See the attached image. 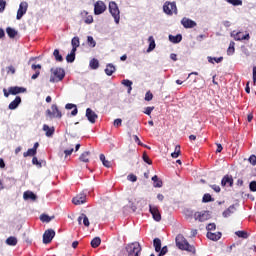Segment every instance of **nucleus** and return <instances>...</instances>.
<instances>
[{
  "mask_svg": "<svg viewBox=\"0 0 256 256\" xmlns=\"http://www.w3.org/2000/svg\"><path fill=\"white\" fill-rule=\"evenodd\" d=\"M6 33L8 37H10V39H15V37L17 36V30L11 27L6 28Z\"/></svg>",
  "mask_w": 256,
  "mask_h": 256,
  "instance_id": "c85d7f7f",
  "label": "nucleus"
},
{
  "mask_svg": "<svg viewBox=\"0 0 256 256\" xmlns=\"http://www.w3.org/2000/svg\"><path fill=\"white\" fill-rule=\"evenodd\" d=\"M134 141L135 143H137L138 145H143V143H141V140H139V137L137 135H134Z\"/></svg>",
  "mask_w": 256,
  "mask_h": 256,
  "instance_id": "e2e57ef3",
  "label": "nucleus"
},
{
  "mask_svg": "<svg viewBox=\"0 0 256 256\" xmlns=\"http://www.w3.org/2000/svg\"><path fill=\"white\" fill-rule=\"evenodd\" d=\"M154 187H163V181L158 180V181L154 182Z\"/></svg>",
  "mask_w": 256,
  "mask_h": 256,
  "instance_id": "680f3d73",
  "label": "nucleus"
},
{
  "mask_svg": "<svg viewBox=\"0 0 256 256\" xmlns=\"http://www.w3.org/2000/svg\"><path fill=\"white\" fill-rule=\"evenodd\" d=\"M202 201L203 203H211V201H215V199L211 197V194L207 193V194H204Z\"/></svg>",
  "mask_w": 256,
  "mask_h": 256,
  "instance_id": "c9c22d12",
  "label": "nucleus"
},
{
  "mask_svg": "<svg viewBox=\"0 0 256 256\" xmlns=\"http://www.w3.org/2000/svg\"><path fill=\"white\" fill-rule=\"evenodd\" d=\"M6 244L10 247H15L17 245V238L15 236H10L6 239Z\"/></svg>",
  "mask_w": 256,
  "mask_h": 256,
  "instance_id": "c756f323",
  "label": "nucleus"
},
{
  "mask_svg": "<svg viewBox=\"0 0 256 256\" xmlns=\"http://www.w3.org/2000/svg\"><path fill=\"white\" fill-rule=\"evenodd\" d=\"M149 46L148 49L146 50L147 53H151V51L155 50L156 44H155V38L153 36H150L148 38Z\"/></svg>",
  "mask_w": 256,
  "mask_h": 256,
  "instance_id": "5701e85b",
  "label": "nucleus"
},
{
  "mask_svg": "<svg viewBox=\"0 0 256 256\" xmlns=\"http://www.w3.org/2000/svg\"><path fill=\"white\" fill-rule=\"evenodd\" d=\"M153 100V93L151 91H148L145 95V101H152Z\"/></svg>",
  "mask_w": 256,
  "mask_h": 256,
  "instance_id": "8fccbe9b",
  "label": "nucleus"
},
{
  "mask_svg": "<svg viewBox=\"0 0 256 256\" xmlns=\"http://www.w3.org/2000/svg\"><path fill=\"white\" fill-rule=\"evenodd\" d=\"M253 83H256V66L253 67Z\"/></svg>",
  "mask_w": 256,
  "mask_h": 256,
  "instance_id": "0e129e2a",
  "label": "nucleus"
},
{
  "mask_svg": "<svg viewBox=\"0 0 256 256\" xmlns=\"http://www.w3.org/2000/svg\"><path fill=\"white\" fill-rule=\"evenodd\" d=\"M89 13L87 11H82L81 12V16L85 17L84 23H86L87 25H91V23H93V16L89 15Z\"/></svg>",
  "mask_w": 256,
  "mask_h": 256,
  "instance_id": "4be33fe9",
  "label": "nucleus"
},
{
  "mask_svg": "<svg viewBox=\"0 0 256 256\" xmlns=\"http://www.w3.org/2000/svg\"><path fill=\"white\" fill-rule=\"evenodd\" d=\"M23 199L25 201H29V199H31V201H36L37 200V195H35V193H33L32 191H26L23 194Z\"/></svg>",
  "mask_w": 256,
  "mask_h": 256,
  "instance_id": "aec40b11",
  "label": "nucleus"
},
{
  "mask_svg": "<svg viewBox=\"0 0 256 256\" xmlns=\"http://www.w3.org/2000/svg\"><path fill=\"white\" fill-rule=\"evenodd\" d=\"M86 117L90 123H95L99 116L97 115V113H95V111H92L91 108H87Z\"/></svg>",
  "mask_w": 256,
  "mask_h": 256,
  "instance_id": "2eb2a0df",
  "label": "nucleus"
},
{
  "mask_svg": "<svg viewBox=\"0 0 256 256\" xmlns=\"http://www.w3.org/2000/svg\"><path fill=\"white\" fill-rule=\"evenodd\" d=\"M208 63H221V61H223V57H219V58H215V57H211L208 56L207 57Z\"/></svg>",
  "mask_w": 256,
  "mask_h": 256,
  "instance_id": "f704fd0d",
  "label": "nucleus"
},
{
  "mask_svg": "<svg viewBox=\"0 0 256 256\" xmlns=\"http://www.w3.org/2000/svg\"><path fill=\"white\" fill-rule=\"evenodd\" d=\"M206 229L208 233H211V231H215V229H217V225H215V223H210L206 226Z\"/></svg>",
  "mask_w": 256,
  "mask_h": 256,
  "instance_id": "de8ad7c7",
  "label": "nucleus"
},
{
  "mask_svg": "<svg viewBox=\"0 0 256 256\" xmlns=\"http://www.w3.org/2000/svg\"><path fill=\"white\" fill-rule=\"evenodd\" d=\"M21 105V96H17L8 106V108L13 111Z\"/></svg>",
  "mask_w": 256,
  "mask_h": 256,
  "instance_id": "6ab92c4d",
  "label": "nucleus"
},
{
  "mask_svg": "<svg viewBox=\"0 0 256 256\" xmlns=\"http://www.w3.org/2000/svg\"><path fill=\"white\" fill-rule=\"evenodd\" d=\"M221 185L222 187H225L227 185L229 187H233V176H229V175L224 176L221 181Z\"/></svg>",
  "mask_w": 256,
  "mask_h": 256,
  "instance_id": "f3484780",
  "label": "nucleus"
},
{
  "mask_svg": "<svg viewBox=\"0 0 256 256\" xmlns=\"http://www.w3.org/2000/svg\"><path fill=\"white\" fill-rule=\"evenodd\" d=\"M105 11H107V5H105V2L97 1L94 4V15H102Z\"/></svg>",
  "mask_w": 256,
  "mask_h": 256,
  "instance_id": "0eeeda50",
  "label": "nucleus"
},
{
  "mask_svg": "<svg viewBox=\"0 0 256 256\" xmlns=\"http://www.w3.org/2000/svg\"><path fill=\"white\" fill-rule=\"evenodd\" d=\"M176 246L182 251H188L189 253H195V247L191 246L183 234L176 236Z\"/></svg>",
  "mask_w": 256,
  "mask_h": 256,
  "instance_id": "f257e3e1",
  "label": "nucleus"
},
{
  "mask_svg": "<svg viewBox=\"0 0 256 256\" xmlns=\"http://www.w3.org/2000/svg\"><path fill=\"white\" fill-rule=\"evenodd\" d=\"M56 61H63V56H61V54H59V50L58 49H55L54 50V53H53Z\"/></svg>",
  "mask_w": 256,
  "mask_h": 256,
  "instance_id": "c03bdc74",
  "label": "nucleus"
},
{
  "mask_svg": "<svg viewBox=\"0 0 256 256\" xmlns=\"http://www.w3.org/2000/svg\"><path fill=\"white\" fill-rule=\"evenodd\" d=\"M71 45H72V47L77 49V47H79V45H80L79 37H74L71 41Z\"/></svg>",
  "mask_w": 256,
  "mask_h": 256,
  "instance_id": "49530a36",
  "label": "nucleus"
},
{
  "mask_svg": "<svg viewBox=\"0 0 256 256\" xmlns=\"http://www.w3.org/2000/svg\"><path fill=\"white\" fill-rule=\"evenodd\" d=\"M235 211H237V209L235 208V205H231L227 210H225L223 212V217L227 218V217H231V215H233V213H235Z\"/></svg>",
  "mask_w": 256,
  "mask_h": 256,
  "instance_id": "b1692460",
  "label": "nucleus"
},
{
  "mask_svg": "<svg viewBox=\"0 0 256 256\" xmlns=\"http://www.w3.org/2000/svg\"><path fill=\"white\" fill-rule=\"evenodd\" d=\"M54 237H55V230L53 229L46 230L43 234V243L45 245H49V243L53 241Z\"/></svg>",
  "mask_w": 256,
  "mask_h": 256,
  "instance_id": "1a4fd4ad",
  "label": "nucleus"
},
{
  "mask_svg": "<svg viewBox=\"0 0 256 256\" xmlns=\"http://www.w3.org/2000/svg\"><path fill=\"white\" fill-rule=\"evenodd\" d=\"M163 11L166 15H177V4L175 2L166 1L163 5Z\"/></svg>",
  "mask_w": 256,
  "mask_h": 256,
  "instance_id": "39448f33",
  "label": "nucleus"
},
{
  "mask_svg": "<svg viewBox=\"0 0 256 256\" xmlns=\"http://www.w3.org/2000/svg\"><path fill=\"white\" fill-rule=\"evenodd\" d=\"M222 24L224 25V27H229L231 25V23L229 21H223Z\"/></svg>",
  "mask_w": 256,
  "mask_h": 256,
  "instance_id": "774afa93",
  "label": "nucleus"
},
{
  "mask_svg": "<svg viewBox=\"0 0 256 256\" xmlns=\"http://www.w3.org/2000/svg\"><path fill=\"white\" fill-rule=\"evenodd\" d=\"M64 153L67 156L71 155L73 153V148H71L70 150H64Z\"/></svg>",
  "mask_w": 256,
  "mask_h": 256,
  "instance_id": "338daca9",
  "label": "nucleus"
},
{
  "mask_svg": "<svg viewBox=\"0 0 256 256\" xmlns=\"http://www.w3.org/2000/svg\"><path fill=\"white\" fill-rule=\"evenodd\" d=\"M207 237L211 240V241H219V239H221V232H208L207 233Z\"/></svg>",
  "mask_w": 256,
  "mask_h": 256,
  "instance_id": "412c9836",
  "label": "nucleus"
},
{
  "mask_svg": "<svg viewBox=\"0 0 256 256\" xmlns=\"http://www.w3.org/2000/svg\"><path fill=\"white\" fill-rule=\"evenodd\" d=\"M81 219H82V223H83L84 227H89L90 222H89V218L87 217V215L81 214Z\"/></svg>",
  "mask_w": 256,
  "mask_h": 256,
  "instance_id": "4c0bfd02",
  "label": "nucleus"
},
{
  "mask_svg": "<svg viewBox=\"0 0 256 256\" xmlns=\"http://www.w3.org/2000/svg\"><path fill=\"white\" fill-rule=\"evenodd\" d=\"M34 155H37V151L33 148H30L27 152L23 153V157H34Z\"/></svg>",
  "mask_w": 256,
  "mask_h": 256,
  "instance_id": "72a5a7b5",
  "label": "nucleus"
},
{
  "mask_svg": "<svg viewBox=\"0 0 256 256\" xmlns=\"http://www.w3.org/2000/svg\"><path fill=\"white\" fill-rule=\"evenodd\" d=\"M226 2L230 3V5H234V7L243 5V1H241V0H226Z\"/></svg>",
  "mask_w": 256,
  "mask_h": 256,
  "instance_id": "ea45409f",
  "label": "nucleus"
},
{
  "mask_svg": "<svg viewBox=\"0 0 256 256\" xmlns=\"http://www.w3.org/2000/svg\"><path fill=\"white\" fill-rule=\"evenodd\" d=\"M115 71H116V68L113 64H107L106 69H105L106 75L111 77V75H113Z\"/></svg>",
  "mask_w": 256,
  "mask_h": 256,
  "instance_id": "a878e982",
  "label": "nucleus"
},
{
  "mask_svg": "<svg viewBox=\"0 0 256 256\" xmlns=\"http://www.w3.org/2000/svg\"><path fill=\"white\" fill-rule=\"evenodd\" d=\"M42 131L45 132L46 137H53L55 135V127H49V125L44 124Z\"/></svg>",
  "mask_w": 256,
  "mask_h": 256,
  "instance_id": "dca6fc26",
  "label": "nucleus"
},
{
  "mask_svg": "<svg viewBox=\"0 0 256 256\" xmlns=\"http://www.w3.org/2000/svg\"><path fill=\"white\" fill-rule=\"evenodd\" d=\"M102 163H103L104 167H107V168L111 167V162L109 160H106Z\"/></svg>",
  "mask_w": 256,
  "mask_h": 256,
  "instance_id": "69168bd1",
  "label": "nucleus"
},
{
  "mask_svg": "<svg viewBox=\"0 0 256 256\" xmlns=\"http://www.w3.org/2000/svg\"><path fill=\"white\" fill-rule=\"evenodd\" d=\"M122 85H124V87H131V85H133V82L131 80H123L122 81Z\"/></svg>",
  "mask_w": 256,
  "mask_h": 256,
  "instance_id": "864d4df0",
  "label": "nucleus"
},
{
  "mask_svg": "<svg viewBox=\"0 0 256 256\" xmlns=\"http://www.w3.org/2000/svg\"><path fill=\"white\" fill-rule=\"evenodd\" d=\"M65 109H73V111L71 112V115L73 117H75V115H77V113H79V110L77 109V105H75V104L68 103V104H66Z\"/></svg>",
  "mask_w": 256,
  "mask_h": 256,
  "instance_id": "bb28decb",
  "label": "nucleus"
},
{
  "mask_svg": "<svg viewBox=\"0 0 256 256\" xmlns=\"http://www.w3.org/2000/svg\"><path fill=\"white\" fill-rule=\"evenodd\" d=\"M66 61L67 63H73V61H75V56L73 54H68L66 56Z\"/></svg>",
  "mask_w": 256,
  "mask_h": 256,
  "instance_id": "09e8293b",
  "label": "nucleus"
},
{
  "mask_svg": "<svg viewBox=\"0 0 256 256\" xmlns=\"http://www.w3.org/2000/svg\"><path fill=\"white\" fill-rule=\"evenodd\" d=\"M249 189H250V191H252V192H256V181L250 182V184H249Z\"/></svg>",
  "mask_w": 256,
  "mask_h": 256,
  "instance_id": "3c124183",
  "label": "nucleus"
},
{
  "mask_svg": "<svg viewBox=\"0 0 256 256\" xmlns=\"http://www.w3.org/2000/svg\"><path fill=\"white\" fill-rule=\"evenodd\" d=\"M90 67H91V69H99V60L92 59L90 61Z\"/></svg>",
  "mask_w": 256,
  "mask_h": 256,
  "instance_id": "58836bf2",
  "label": "nucleus"
},
{
  "mask_svg": "<svg viewBox=\"0 0 256 256\" xmlns=\"http://www.w3.org/2000/svg\"><path fill=\"white\" fill-rule=\"evenodd\" d=\"M169 41H171V43H181V41H183V36L181 34L176 36L169 35Z\"/></svg>",
  "mask_w": 256,
  "mask_h": 256,
  "instance_id": "393cba45",
  "label": "nucleus"
},
{
  "mask_svg": "<svg viewBox=\"0 0 256 256\" xmlns=\"http://www.w3.org/2000/svg\"><path fill=\"white\" fill-rule=\"evenodd\" d=\"M86 202H87V195H85V193H80L72 199V203L74 205H83Z\"/></svg>",
  "mask_w": 256,
  "mask_h": 256,
  "instance_id": "f8f14e48",
  "label": "nucleus"
},
{
  "mask_svg": "<svg viewBox=\"0 0 256 256\" xmlns=\"http://www.w3.org/2000/svg\"><path fill=\"white\" fill-rule=\"evenodd\" d=\"M51 109H52V112L51 110H47V115H49V117H57L58 119H61V117H63L57 105L53 104Z\"/></svg>",
  "mask_w": 256,
  "mask_h": 256,
  "instance_id": "4468645a",
  "label": "nucleus"
},
{
  "mask_svg": "<svg viewBox=\"0 0 256 256\" xmlns=\"http://www.w3.org/2000/svg\"><path fill=\"white\" fill-rule=\"evenodd\" d=\"M122 123H123V120H121V118L115 119L114 127H121Z\"/></svg>",
  "mask_w": 256,
  "mask_h": 256,
  "instance_id": "5fc2aeb1",
  "label": "nucleus"
},
{
  "mask_svg": "<svg viewBox=\"0 0 256 256\" xmlns=\"http://www.w3.org/2000/svg\"><path fill=\"white\" fill-rule=\"evenodd\" d=\"M211 189H213V191H215V193H221V187L217 186V185H210Z\"/></svg>",
  "mask_w": 256,
  "mask_h": 256,
  "instance_id": "6e6d98bb",
  "label": "nucleus"
},
{
  "mask_svg": "<svg viewBox=\"0 0 256 256\" xmlns=\"http://www.w3.org/2000/svg\"><path fill=\"white\" fill-rule=\"evenodd\" d=\"M142 159H143L144 163H147L148 165L153 164V161H151V159H149V156L147 155L146 152L143 153Z\"/></svg>",
  "mask_w": 256,
  "mask_h": 256,
  "instance_id": "37998d69",
  "label": "nucleus"
},
{
  "mask_svg": "<svg viewBox=\"0 0 256 256\" xmlns=\"http://www.w3.org/2000/svg\"><path fill=\"white\" fill-rule=\"evenodd\" d=\"M230 37H233L235 41H249V39H251V36H249V34L243 35V32L236 31H232Z\"/></svg>",
  "mask_w": 256,
  "mask_h": 256,
  "instance_id": "9d476101",
  "label": "nucleus"
},
{
  "mask_svg": "<svg viewBox=\"0 0 256 256\" xmlns=\"http://www.w3.org/2000/svg\"><path fill=\"white\" fill-rule=\"evenodd\" d=\"M128 181L135 183V181H137V176H135L133 174L128 175Z\"/></svg>",
  "mask_w": 256,
  "mask_h": 256,
  "instance_id": "bf43d9fd",
  "label": "nucleus"
},
{
  "mask_svg": "<svg viewBox=\"0 0 256 256\" xmlns=\"http://www.w3.org/2000/svg\"><path fill=\"white\" fill-rule=\"evenodd\" d=\"M181 25H183L185 29H193V27H197V22L184 17L181 20Z\"/></svg>",
  "mask_w": 256,
  "mask_h": 256,
  "instance_id": "ddd939ff",
  "label": "nucleus"
},
{
  "mask_svg": "<svg viewBox=\"0 0 256 256\" xmlns=\"http://www.w3.org/2000/svg\"><path fill=\"white\" fill-rule=\"evenodd\" d=\"M149 211L154 219V221H161V212H159V208L157 206L149 205Z\"/></svg>",
  "mask_w": 256,
  "mask_h": 256,
  "instance_id": "9b49d317",
  "label": "nucleus"
},
{
  "mask_svg": "<svg viewBox=\"0 0 256 256\" xmlns=\"http://www.w3.org/2000/svg\"><path fill=\"white\" fill-rule=\"evenodd\" d=\"M7 73H11L12 75H15V67L8 66L6 67Z\"/></svg>",
  "mask_w": 256,
  "mask_h": 256,
  "instance_id": "4d7b16f0",
  "label": "nucleus"
},
{
  "mask_svg": "<svg viewBox=\"0 0 256 256\" xmlns=\"http://www.w3.org/2000/svg\"><path fill=\"white\" fill-rule=\"evenodd\" d=\"M99 245H101V238L100 237H95L91 241V247H93V249H97V247H99Z\"/></svg>",
  "mask_w": 256,
  "mask_h": 256,
  "instance_id": "473e14b6",
  "label": "nucleus"
},
{
  "mask_svg": "<svg viewBox=\"0 0 256 256\" xmlns=\"http://www.w3.org/2000/svg\"><path fill=\"white\" fill-rule=\"evenodd\" d=\"M27 9H29V4L26 1L21 2L17 11V16H16V19L18 21L23 19V15L27 13Z\"/></svg>",
  "mask_w": 256,
  "mask_h": 256,
  "instance_id": "6e6552de",
  "label": "nucleus"
},
{
  "mask_svg": "<svg viewBox=\"0 0 256 256\" xmlns=\"http://www.w3.org/2000/svg\"><path fill=\"white\" fill-rule=\"evenodd\" d=\"M87 43L89 47H95L97 45V42H95V39H93L92 36L87 37Z\"/></svg>",
  "mask_w": 256,
  "mask_h": 256,
  "instance_id": "a19ab883",
  "label": "nucleus"
},
{
  "mask_svg": "<svg viewBox=\"0 0 256 256\" xmlns=\"http://www.w3.org/2000/svg\"><path fill=\"white\" fill-rule=\"evenodd\" d=\"M25 91H27V89H25L23 87H18V86L9 88V93L11 95H19V93H25Z\"/></svg>",
  "mask_w": 256,
  "mask_h": 256,
  "instance_id": "a211bd4d",
  "label": "nucleus"
},
{
  "mask_svg": "<svg viewBox=\"0 0 256 256\" xmlns=\"http://www.w3.org/2000/svg\"><path fill=\"white\" fill-rule=\"evenodd\" d=\"M89 155H91L90 151L82 153L79 157L80 161H82L83 163H89Z\"/></svg>",
  "mask_w": 256,
  "mask_h": 256,
  "instance_id": "cd10ccee",
  "label": "nucleus"
},
{
  "mask_svg": "<svg viewBox=\"0 0 256 256\" xmlns=\"http://www.w3.org/2000/svg\"><path fill=\"white\" fill-rule=\"evenodd\" d=\"M235 53V42H230V45L227 50V55H233Z\"/></svg>",
  "mask_w": 256,
  "mask_h": 256,
  "instance_id": "e433bc0d",
  "label": "nucleus"
},
{
  "mask_svg": "<svg viewBox=\"0 0 256 256\" xmlns=\"http://www.w3.org/2000/svg\"><path fill=\"white\" fill-rule=\"evenodd\" d=\"M236 235L237 237H241L242 239H247V237H249V234H247L246 231H237Z\"/></svg>",
  "mask_w": 256,
  "mask_h": 256,
  "instance_id": "a18cd8bd",
  "label": "nucleus"
},
{
  "mask_svg": "<svg viewBox=\"0 0 256 256\" xmlns=\"http://www.w3.org/2000/svg\"><path fill=\"white\" fill-rule=\"evenodd\" d=\"M153 245L156 253H159V251H161V239L155 238L153 240Z\"/></svg>",
  "mask_w": 256,
  "mask_h": 256,
  "instance_id": "7c9ffc66",
  "label": "nucleus"
},
{
  "mask_svg": "<svg viewBox=\"0 0 256 256\" xmlns=\"http://www.w3.org/2000/svg\"><path fill=\"white\" fill-rule=\"evenodd\" d=\"M40 220L43 222V223H49L51 222V217L47 214H42L40 216Z\"/></svg>",
  "mask_w": 256,
  "mask_h": 256,
  "instance_id": "79ce46f5",
  "label": "nucleus"
},
{
  "mask_svg": "<svg viewBox=\"0 0 256 256\" xmlns=\"http://www.w3.org/2000/svg\"><path fill=\"white\" fill-rule=\"evenodd\" d=\"M125 251L127 256H139V253H141V244L139 242L129 243L126 245Z\"/></svg>",
  "mask_w": 256,
  "mask_h": 256,
  "instance_id": "7ed1b4c3",
  "label": "nucleus"
},
{
  "mask_svg": "<svg viewBox=\"0 0 256 256\" xmlns=\"http://www.w3.org/2000/svg\"><path fill=\"white\" fill-rule=\"evenodd\" d=\"M5 5H7V2L4 0H0V13H3L5 11Z\"/></svg>",
  "mask_w": 256,
  "mask_h": 256,
  "instance_id": "603ef678",
  "label": "nucleus"
},
{
  "mask_svg": "<svg viewBox=\"0 0 256 256\" xmlns=\"http://www.w3.org/2000/svg\"><path fill=\"white\" fill-rule=\"evenodd\" d=\"M109 12L112 15L116 25H119V21L121 20V12L119 11V6L117 5V3H109Z\"/></svg>",
  "mask_w": 256,
  "mask_h": 256,
  "instance_id": "20e7f679",
  "label": "nucleus"
},
{
  "mask_svg": "<svg viewBox=\"0 0 256 256\" xmlns=\"http://www.w3.org/2000/svg\"><path fill=\"white\" fill-rule=\"evenodd\" d=\"M249 163H251V165H256V156L255 155H251L249 157Z\"/></svg>",
  "mask_w": 256,
  "mask_h": 256,
  "instance_id": "13d9d810",
  "label": "nucleus"
},
{
  "mask_svg": "<svg viewBox=\"0 0 256 256\" xmlns=\"http://www.w3.org/2000/svg\"><path fill=\"white\" fill-rule=\"evenodd\" d=\"M51 73L50 83H59V81H63L65 78V70L62 68H52Z\"/></svg>",
  "mask_w": 256,
  "mask_h": 256,
  "instance_id": "f03ea898",
  "label": "nucleus"
},
{
  "mask_svg": "<svg viewBox=\"0 0 256 256\" xmlns=\"http://www.w3.org/2000/svg\"><path fill=\"white\" fill-rule=\"evenodd\" d=\"M155 109V107H147L144 113L146 115H151L152 111Z\"/></svg>",
  "mask_w": 256,
  "mask_h": 256,
  "instance_id": "052dcab7",
  "label": "nucleus"
},
{
  "mask_svg": "<svg viewBox=\"0 0 256 256\" xmlns=\"http://www.w3.org/2000/svg\"><path fill=\"white\" fill-rule=\"evenodd\" d=\"M194 219L195 221H199L200 223H203L211 219V214H209L208 211L195 212Z\"/></svg>",
  "mask_w": 256,
  "mask_h": 256,
  "instance_id": "423d86ee",
  "label": "nucleus"
},
{
  "mask_svg": "<svg viewBox=\"0 0 256 256\" xmlns=\"http://www.w3.org/2000/svg\"><path fill=\"white\" fill-rule=\"evenodd\" d=\"M184 215L186 219H193V217L195 218V212L191 209L184 210Z\"/></svg>",
  "mask_w": 256,
  "mask_h": 256,
  "instance_id": "2f4dec72",
  "label": "nucleus"
}]
</instances>
